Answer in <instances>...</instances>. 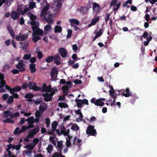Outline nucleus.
<instances>
[{
    "instance_id": "7ed1b4c3",
    "label": "nucleus",
    "mask_w": 157,
    "mask_h": 157,
    "mask_svg": "<svg viewBox=\"0 0 157 157\" xmlns=\"http://www.w3.org/2000/svg\"><path fill=\"white\" fill-rule=\"evenodd\" d=\"M45 2L46 5L44 6L41 12L40 16L42 17L43 16H44V14L51 13L50 11H48L50 8V4L48 3L46 0H45Z\"/></svg>"
},
{
    "instance_id": "39448f33",
    "label": "nucleus",
    "mask_w": 157,
    "mask_h": 157,
    "mask_svg": "<svg viewBox=\"0 0 157 157\" xmlns=\"http://www.w3.org/2000/svg\"><path fill=\"white\" fill-rule=\"evenodd\" d=\"M50 74L52 80L53 81L56 80L58 74V70L56 68H53L51 70Z\"/></svg>"
},
{
    "instance_id": "a18cd8bd",
    "label": "nucleus",
    "mask_w": 157,
    "mask_h": 157,
    "mask_svg": "<svg viewBox=\"0 0 157 157\" xmlns=\"http://www.w3.org/2000/svg\"><path fill=\"white\" fill-rule=\"evenodd\" d=\"M110 13H107L105 14V16L104 18L105 22L107 23V21L110 19Z\"/></svg>"
},
{
    "instance_id": "79ce46f5",
    "label": "nucleus",
    "mask_w": 157,
    "mask_h": 157,
    "mask_svg": "<svg viewBox=\"0 0 157 157\" xmlns=\"http://www.w3.org/2000/svg\"><path fill=\"white\" fill-rule=\"evenodd\" d=\"M57 91V89L54 90L53 88H52V87L50 89V90H49V91L48 92H50V93H49L52 96H53V95L55 93V91Z\"/></svg>"
},
{
    "instance_id": "09e8293b",
    "label": "nucleus",
    "mask_w": 157,
    "mask_h": 157,
    "mask_svg": "<svg viewBox=\"0 0 157 157\" xmlns=\"http://www.w3.org/2000/svg\"><path fill=\"white\" fill-rule=\"evenodd\" d=\"M20 113L18 112H16L15 113H14L13 114H12L11 115L10 118H13L14 117H17L19 116Z\"/></svg>"
},
{
    "instance_id": "8fccbe9b",
    "label": "nucleus",
    "mask_w": 157,
    "mask_h": 157,
    "mask_svg": "<svg viewBox=\"0 0 157 157\" xmlns=\"http://www.w3.org/2000/svg\"><path fill=\"white\" fill-rule=\"evenodd\" d=\"M51 25L49 24L46 25L44 27V30L45 31H48L50 29H52Z\"/></svg>"
},
{
    "instance_id": "393cba45",
    "label": "nucleus",
    "mask_w": 157,
    "mask_h": 157,
    "mask_svg": "<svg viewBox=\"0 0 157 157\" xmlns=\"http://www.w3.org/2000/svg\"><path fill=\"white\" fill-rule=\"evenodd\" d=\"M75 101L76 102L78 108H80L83 105L82 100L81 99L77 98L75 100Z\"/></svg>"
},
{
    "instance_id": "473e14b6",
    "label": "nucleus",
    "mask_w": 157,
    "mask_h": 157,
    "mask_svg": "<svg viewBox=\"0 0 157 157\" xmlns=\"http://www.w3.org/2000/svg\"><path fill=\"white\" fill-rule=\"evenodd\" d=\"M26 121L28 122V123H31L33 124L34 123V118L33 117H30L28 118Z\"/></svg>"
},
{
    "instance_id": "37998d69",
    "label": "nucleus",
    "mask_w": 157,
    "mask_h": 157,
    "mask_svg": "<svg viewBox=\"0 0 157 157\" xmlns=\"http://www.w3.org/2000/svg\"><path fill=\"white\" fill-rule=\"evenodd\" d=\"M34 97V95L31 93H28L25 95V98L26 99L32 98Z\"/></svg>"
},
{
    "instance_id": "9b49d317",
    "label": "nucleus",
    "mask_w": 157,
    "mask_h": 157,
    "mask_svg": "<svg viewBox=\"0 0 157 157\" xmlns=\"http://www.w3.org/2000/svg\"><path fill=\"white\" fill-rule=\"evenodd\" d=\"M120 92L122 94L123 96L126 97H128L130 96H132V95L130 93L129 89L128 88H127L126 89L121 90Z\"/></svg>"
},
{
    "instance_id": "4be33fe9",
    "label": "nucleus",
    "mask_w": 157,
    "mask_h": 157,
    "mask_svg": "<svg viewBox=\"0 0 157 157\" xmlns=\"http://www.w3.org/2000/svg\"><path fill=\"white\" fill-rule=\"evenodd\" d=\"M71 86H68L65 85L62 87V90H63V93L65 94L68 93V88H70Z\"/></svg>"
},
{
    "instance_id": "b1692460",
    "label": "nucleus",
    "mask_w": 157,
    "mask_h": 157,
    "mask_svg": "<svg viewBox=\"0 0 157 157\" xmlns=\"http://www.w3.org/2000/svg\"><path fill=\"white\" fill-rule=\"evenodd\" d=\"M62 31V27L59 25H56L55 27L54 32L55 33H61Z\"/></svg>"
},
{
    "instance_id": "cd10ccee",
    "label": "nucleus",
    "mask_w": 157,
    "mask_h": 157,
    "mask_svg": "<svg viewBox=\"0 0 157 157\" xmlns=\"http://www.w3.org/2000/svg\"><path fill=\"white\" fill-rule=\"evenodd\" d=\"M79 127L76 124H74L73 125L71 128V129L75 131H77L79 129Z\"/></svg>"
},
{
    "instance_id": "c85d7f7f",
    "label": "nucleus",
    "mask_w": 157,
    "mask_h": 157,
    "mask_svg": "<svg viewBox=\"0 0 157 157\" xmlns=\"http://www.w3.org/2000/svg\"><path fill=\"white\" fill-rule=\"evenodd\" d=\"M13 90L12 91V93H13L15 92H17L21 91V87L19 86H16L14 88H13Z\"/></svg>"
},
{
    "instance_id": "f03ea898",
    "label": "nucleus",
    "mask_w": 157,
    "mask_h": 157,
    "mask_svg": "<svg viewBox=\"0 0 157 157\" xmlns=\"http://www.w3.org/2000/svg\"><path fill=\"white\" fill-rule=\"evenodd\" d=\"M43 19L47 22L49 24L52 25L54 20L52 19V14L51 13L44 14L43 16Z\"/></svg>"
},
{
    "instance_id": "0e129e2a",
    "label": "nucleus",
    "mask_w": 157,
    "mask_h": 157,
    "mask_svg": "<svg viewBox=\"0 0 157 157\" xmlns=\"http://www.w3.org/2000/svg\"><path fill=\"white\" fill-rule=\"evenodd\" d=\"M21 130H20V128L19 127H17L16 128L14 131V134H19L21 133H19L20 131H21Z\"/></svg>"
},
{
    "instance_id": "412c9836",
    "label": "nucleus",
    "mask_w": 157,
    "mask_h": 157,
    "mask_svg": "<svg viewBox=\"0 0 157 157\" xmlns=\"http://www.w3.org/2000/svg\"><path fill=\"white\" fill-rule=\"evenodd\" d=\"M99 17L98 16L96 18L93 19L91 23L89 24V27H90L93 25H95L99 21Z\"/></svg>"
},
{
    "instance_id": "f257e3e1",
    "label": "nucleus",
    "mask_w": 157,
    "mask_h": 157,
    "mask_svg": "<svg viewBox=\"0 0 157 157\" xmlns=\"http://www.w3.org/2000/svg\"><path fill=\"white\" fill-rule=\"evenodd\" d=\"M62 6L61 0H56L52 5V8L53 11H58L61 10Z\"/></svg>"
},
{
    "instance_id": "e433bc0d",
    "label": "nucleus",
    "mask_w": 157,
    "mask_h": 157,
    "mask_svg": "<svg viewBox=\"0 0 157 157\" xmlns=\"http://www.w3.org/2000/svg\"><path fill=\"white\" fill-rule=\"evenodd\" d=\"M13 97L12 96H10L8 98V99L7 101V103L8 104H10L12 103L13 101Z\"/></svg>"
},
{
    "instance_id": "338daca9",
    "label": "nucleus",
    "mask_w": 157,
    "mask_h": 157,
    "mask_svg": "<svg viewBox=\"0 0 157 157\" xmlns=\"http://www.w3.org/2000/svg\"><path fill=\"white\" fill-rule=\"evenodd\" d=\"M27 130L26 126H23L21 128V129L19 133H22V132L25 131Z\"/></svg>"
},
{
    "instance_id": "a19ab883",
    "label": "nucleus",
    "mask_w": 157,
    "mask_h": 157,
    "mask_svg": "<svg viewBox=\"0 0 157 157\" xmlns=\"http://www.w3.org/2000/svg\"><path fill=\"white\" fill-rule=\"evenodd\" d=\"M32 131L36 134L40 131L39 127L38 126H35L34 128L32 129Z\"/></svg>"
},
{
    "instance_id": "603ef678",
    "label": "nucleus",
    "mask_w": 157,
    "mask_h": 157,
    "mask_svg": "<svg viewBox=\"0 0 157 157\" xmlns=\"http://www.w3.org/2000/svg\"><path fill=\"white\" fill-rule=\"evenodd\" d=\"M40 40V37L39 36H35L32 38V40L34 42H36Z\"/></svg>"
},
{
    "instance_id": "ddd939ff",
    "label": "nucleus",
    "mask_w": 157,
    "mask_h": 157,
    "mask_svg": "<svg viewBox=\"0 0 157 157\" xmlns=\"http://www.w3.org/2000/svg\"><path fill=\"white\" fill-rule=\"evenodd\" d=\"M42 96L44 98V100L46 102H48L52 101L53 96L48 93L43 94Z\"/></svg>"
},
{
    "instance_id": "f8f14e48",
    "label": "nucleus",
    "mask_w": 157,
    "mask_h": 157,
    "mask_svg": "<svg viewBox=\"0 0 157 157\" xmlns=\"http://www.w3.org/2000/svg\"><path fill=\"white\" fill-rule=\"evenodd\" d=\"M28 38V34L21 35V33L19 35L17 36L15 39L18 41H24Z\"/></svg>"
},
{
    "instance_id": "2eb2a0df",
    "label": "nucleus",
    "mask_w": 157,
    "mask_h": 157,
    "mask_svg": "<svg viewBox=\"0 0 157 157\" xmlns=\"http://www.w3.org/2000/svg\"><path fill=\"white\" fill-rule=\"evenodd\" d=\"M54 57V61L56 64L57 65H60L61 63L60 61L61 58L59 54H57L56 55H55Z\"/></svg>"
},
{
    "instance_id": "6ab92c4d",
    "label": "nucleus",
    "mask_w": 157,
    "mask_h": 157,
    "mask_svg": "<svg viewBox=\"0 0 157 157\" xmlns=\"http://www.w3.org/2000/svg\"><path fill=\"white\" fill-rule=\"evenodd\" d=\"M58 151H59V152H55L53 154L52 156V157H60V156L63 155H62V148H59Z\"/></svg>"
},
{
    "instance_id": "ea45409f",
    "label": "nucleus",
    "mask_w": 157,
    "mask_h": 157,
    "mask_svg": "<svg viewBox=\"0 0 157 157\" xmlns=\"http://www.w3.org/2000/svg\"><path fill=\"white\" fill-rule=\"evenodd\" d=\"M5 123H13L14 121L12 119H10L9 118L6 119L3 121Z\"/></svg>"
},
{
    "instance_id": "20e7f679",
    "label": "nucleus",
    "mask_w": 157,
    "mask_h": 157,
    "mask_svg": "<svg viewBox=\"0 0 157 157\" xmlns=\"http://www.w3.org/2000/svg\"><path fill=\"white\" fill-rule=\"evenodd\" d=\"M28 86L30 89L33 90L34 91L41 90L39 86H37L35 82H29L28 83Z\"/></svg>"
},
{
    "instance_id": "f704fd0d",
    "label": "nucleus",
    "mask_w": 157,
    "mask_h": 157,
    "mask_svg": "<svg viewBox=\"0 0 157 157\" xmlns=\"http://www.w3.org/2000/svg\"><path fill=\"white\" fill-rule=\"evenodd\" d=\"M21 44L22 46V49H25L29 45V42L28 41H25L24 42H21L20 43Z\"/></svg>"
},
{
    "instance_id": "6e6552de",
    "label": "nucleus",
    "mask_w": 157,
    "mask_h": 157,
    "mask_svg": "<svg viewBox=\"0 0 157 157\" xmlns=\"http://www.w3.org/2000/svg\"><path fill=\"white\" fill-rule=\"evenodd\" d=\"M90 102L94 103L95 105L99 106H103L105 103L103 101H101L99 98L96 99L95 98H93L90 100Z\"/></svg>"
},
{
    "instance_id": "3c124183",
    "label": "nucleus",
    "mask_w": 157,
    "mask_h": 157,
    "mask_svg": "<svg viewBox=\"0 0 157 157\" xmlns=\"http://www.w3.org/2000/svg\"><path fill=\"white\" fill-rule=\"evenodd\" d=\"M6 82L4 79L0 81V88L3 87L6 84Z\"/></svg>"
},
{
    "instance_id": "864d4df0",
    "label": "nucleus",
    "mask_w": 157,
    "mask_h": 157,
    "mask_svg": "<svg viewBox=\"0 0 157 157\" xmlns=\"http://www.w3.org/2000/svg\"><path fill=\"white\" fill-rule=\"evenodd\" d=\"M41 112L39 110H37L36 112L35 116L36 117H38L40 118L41 117Z\"/></svg>"
},
{
    "instance_id": "9d476101",
    "label": "nucleus",
    "mask_w": 157,
    "mask_h": 157,
    "mask_svg": "<svg viewBox=\"0 0 157 157\" xmlns=\"http://www.w3.org/2000/svg\"><path fill=\"white\" fill-rule=\"evenodd\" d=\"M94 126L89 125V136H95L97 134L96 129L94 128Z\"/></svg>"
},
{
    "instance_id": "c03bdc74",
    "label": "nucleus",
    "mask_w": 157,
    "mask_h": 157,
    "mask_svg": "<svg viewBox=\"0 0 157 157\" xmlns=\"http://www.w3.org/2000/svg\"><path fill=\"white\" fill-rule=\"evenodd\" d=\"M36 134L32 131V129L30 131L28 134V137H30L31 138H33L34 136Z\"/></svg>"
},
{
    "instance_id": "6e6d98bb",
    "label": "nucleus",
    "mask_w": 157,
    "mask_h": 157,
    "mask_svg": "<svg viewBox=\"0 0 157 157\" xmlns=\"http://www.w3.org/2000/svg\"><path fill=\"white\" fill-rule=\"evenodd\" d=\"M36 53L37 54L38 58L39 59H41L43 57V54L40 51L36 52Z\"/></svg>"
},
{
    "instance_id": "c756f323",
    "label": "nucleus",
    "mask_w": 157,
    "mask_h": 157,
    "mask_svg": "<svg viewBox=\"0 0 157 157\" xmlns=\"http://www.w3.org/2000/svg\"><path fill=\"white\" fill-rule=\"evenodd\" d=\"M59 106L61 108H67L68 107V105L63 102H60L58 103Z\"/></svg>"
},
{
    "instance_id": "a878e982",
    "label": "nucleus",
    "mask_w": 157,
    "mask_h": 157,
    "mask_svg": "<svg viewBox=\"0 0 157 157\" xmlns=\"http://www.w3.org/2000/svg\"><path fill=\"white\" fill-rule=\"evenodd\" d=\"M54 58V56H48L45 59V60L47 63H51L52 62Z\"/></svg>"
},
{
    "instance_id": "0eeeda50",
    "label": "nucleus",
    "mask_w": 157,
    "mask_h": 157,
    "mask_svg": "<svg viewBox=\"0 0 157 157\" xmlns=\"http://www.w3.org/2000/svg\"><path fill=\"white\" fill-rule=\"evenodd\" d=\"M32 30L33 31V36L36 35L42 36L43 34V31L39 28L37 29L36 27L33 26Z\"/></svg>"
},
{
    "instance_id": "49530a36",
    "label": "nucleus",
    "mask_w": 157,
    "mask_h": 157,
    "mask_svg": "<svg viewBox=\"0 0 157 157\" xmlns=\"http://www.w3.org/2000/svg\"><path fill=\"white\" fill-rule=\"evenodd\" d=\"M120 6V3H117L114 6L113 10L114 11H117L119 8Z\"/></svg>"
},
{
    "instance_id": "13d9d810",
    "label": "nucleus",
    "mask_w": 157,
    "mask_h": 157,
    "mask_svg": "<svg viewBox=\"0 0 157 157\" xmlns=\"http://www.w3.org/2000/svg\"><path fill=\"white\" fill-rule=\"evenodd\" d=\"M6 88L8 90H9L10 94L12 93V91L13 90V89L11 88L10 86L7 85L5 86Z\"/></svg>"
},
{
    "instance_id": "4468645a",
    "label": "nucleus",
    "mask_w": 157,
    "mask_h": 157,
    "mask_svg": "<svg viewBox=\"0 0 157 157\" xmlns=\"http://www.w3.org/2000/svg\"><path fill=\"white\" fill-rule=\"evenodd\" d=\"M58 52L60 54L61 56L64 58L66 57L67 55V50L64 48H61L58 49Z\"/></svg>"
},
{
    "instance_id": "5fc2aeb1",
    "label": "nucleus",
    "mask_w": 157,
    "mask_h": 157,
    "mask_svg": "<svg viewBox=\"0 0 157 157\" xmlns=\"http://www.w3.org/2000/svg\"><path fill=\"white\" fill-rule=\"evenodd\" d=\"M31 55L30 54H25L23 57V59H24L25 60H29V59H30L31 58Z\"/></svg>"
},
{
    "instance_id": "2f4dec72",
    "label": "nucleus",
    "mask_w": 157,
    "mask_h": 157,
    "mask_svg": "<svg viewBox=\"0 0 157 157\" xmlns=\"http://www.w3.org/2000/svg\"><path fill=\"white\" fill-rule=\"evenodd\" d=\"M103 33V30L102 29H100L96 33L95 36L96 38H98L100 37L102 34Z\"/></svg>"
},
{
    "instance_id": "774afa93",
    "label": "nucleus",
    "mask_w": 157,
    "mask_h": 157,
    "mask_svg": "<svg viewBox=\"0 0 157 157\" xmlns=\"http://www.w3.org/2000/svg\"><path fill=\"white\" fill-rule=\"evenodd\" d=\"M96 120V118L95 117L92 116L89 120V123H92L93 121H95Z\"/></svg>"
},
{
    "instance_id": "680f3d73",
    "label": "nucleus",
    "mask_w": 157,
    "mask_h": 157,
    "mask_svg": "<svg viewBox=\"0 0 157 157\" xmlns=\"http://www.w3.org/2000/svg\"><path fill=\"white\" fill-rule=\"evenodd\" d=\"M68 34L67 36V38H69L71 37V34L72 33V31L71 29H69L68 30Z\"/></svg>"
},
{
    "instance_id": "69168bd1",
    "label": "nucleus",
    "mask_w": 157,
    "mask_h": 157,
    "mask_svg": "<svg viewBox=\"0 0 157 157\" xmlns=\"http://www.w3.org/2000/svg\"><path fill=\"white\" fill-rule=\"evenodd\" d=\"M72 49L75 52H76L78 49V47L77 44H74L72 45Z\"/></svg>"
},
{
    "instance_id": "58836bf2",
    "label": "nucleus",
    "mask_w": 157,
    "mask_h": 157,
    "mask_svg": "<svg viewBox=\"0 0 157 157\" xmlns=\"http://www.w3.org/2000/svg\"><path fill=\"white\" fill-rule=\"evenodd\" d=\"M22 6L23 5H19L18 6L17 9V12L21 14V13L22 12Z\"/></svg>"
},
{
    "instance_id": "4d7b16f0",
    "label": "nucleus",
    "mask_w": 157,
    "mask_h": 157,
    "mask_svg": "<svg viewBox=\"0 0 157 157\" xmlns=\"http://www.w3.org/2000/svg\"><path fill=\"white\" fill-rule=\"evenodd\" d=\"M9 97V95L5 93L3 94L2 98L4 100H6Z\"/></svg>"
},
{
    "instance_id": "4c0bfd02",
    "label": "nucleus",
    "mask_w": 157,
    "mask_h": 157,
    "mask_svg": "<svg viewBox=\"0 0 157 157\" xmlns=\"http://www.w3.org/2000/svg\"><path fill=\"white\" fill-rule=\"evenodd\" d=\"M58 123L56 121H54L52 123V127L53 129H56L58 125Z\"/></svg>"
},
{
    "instance_id": "72a5a7b5",
    "label": "nucleus",
    "mask_w": 157,
    "mask_h": 157,
    "mask_svg": "<svg viewBox=\"0 0 157 157\" xmlns=\"http://www.w3.org/2000/svg\"><path fill=\"white\" fill-rule=\"evenodd\" d=\"M69 22L71 23H74L77 25H78L79 24V22L77 19H72L69 20Z\"/></svg>"
},
{
    "instance_id": "423d86ee",
    "label": "nucleus",
    "mask_w": 157,
    "mask_h": 157,
    "mask_svg": "<svg viewBox=\"0 0 157 157\" xmlns=\"http://www.w3.org/2000/svg\"><path fill=\"white\" fill-rule=\"evenodd\" d=\"M25 65L23 63V60H21L19 61L18 64L16 65V68L19 69L20 72H23L25 70V68L24 67Z\"/></svg>"
},
{
    "instance_id": "f3484780",
    "label": "nucleus",
    "mask_w": 157,
    "mask_h": 157,
    "mask_svg": "<svg viewBox=\"0 0 157 157\" xmlns=\"http://www.w3.org/2000/svg\"><path fill=\"white\" fill-rule=\"evenodd\" d=\"M20 13L17 12L15 11L12 12L11 13V17L13 20H16L19 18L20 17Z\"/></svg>"
},
{
    "instance_id": "aec40b11",
    "label": "nucleus",
    "mask_w": 157,
    "mask_h": 157,
    "mask_svg": "<svg viewBox=\"0 0 157 157\" xmlns=\"http://www.w3.org/2000/svg\"><path fill=\"white\" fill-rule=\"evenodd\" d=\"M36 65L33 63H31L29 65V68L31 73H33L36 71Z\"/></svg>"
},
{
    "instance_id": "052dcab7",
    "label": "nucleus",
    "mask_w": 157,
    "mask_h": 157,
    "mask_svg": "<svg viewBox=\"0 0 157 157\" xmlns=\"http://www.w3.org/2000/svg\"><path fill=\"white\" fill-rule=\"evenodd\" d=\"M25 153L26 155L30 156L32 155V151L30 150H29L28 151H25Z\"/></svg>"
},
{
    "instance_id": "bb28decb",
    "label": "nucleus",
    "mask_w": 157,
    "mask_h": 157,
    "mask_svg": "<svg viewBox=\"0 0 157 157\" xmlns=\"http://www.w3.org/2000/svg\"><path fill=\"white\" fill-rule=\"evenodd\" d=\"M35 146V144L33 145V144L31 143L29 145H27L25 146V148H27L28 150H31L33 149Z\"/></svg>"
},
{
    "instance_id": "5701e85b",
    "label": "nucleus",
    "mask_w": 157,
    "mask_h": 157,
    "mask_svg": "<svg viewBox=\"0 0 157 157\" xmlns=\"http://www.w3.org/2000/svg\"><path fill=\"white\" fill-rule=\"evenodd\" d=\"M79 10L80 12L82 14H85L87 13L88 10V9L87 7L82 6Z\"/></svg>"
},
{
    "instance_id": "e2e57ef3",
    "label": "nucleus",
    "mask_w": 157,
    "mask_h": 157,
    "mask_svg": "<svg viewBox=\"0 0 157 157\" xmlns=\"http://www.w3.org/2000/svg\"><path fill=\"white\" fill-rule=\"evenodd\" d=\"M36 60V58L35 57H33L31 58L29 60V61L32 63H34Z\"/></svg>"
},
{
    "instance_id": "de8ad7c7",
    "label": "nucleus",
    "mask_w": 157,
    "mask_h": 157,
    "mask_svg": "<svg viewBox=\"0 0 157 157\" xmlns=\"http://www.w3.org/2000/svg\"><path fill=\"white\" fill-rule=\"evenodd\" d=\"M36 3L34 2H32L30 3L29 5V7L30 8L32 9L36 7Z\"/></svg>"
},
{
    "instance_id": "1a4fd4ad",
    "label": "nucleus",
    "mask_w": 157,
    "mask_h": 157,
    "mask_svg": "<svg viewBox=\"0 0 157 157\" xmlns=\"http://www.w3.org/2000/svg\"><path fill=\"white\" fill-rule=\"evenodd\" d=\"M92 6L93 11L96 13V15L100 13V7L98 4L94 2L92 4Z\"/></svg>"
},
{
    "instance_id": "c9c22d12",
    "label": "nucleus",
    "mask_w": 157,
    "mask_h": 157,
    "mask_svg": "<svg viewBox=\"0 0 157 157\" xmlns=\"http://www.w3.org/2000/svg\"><path fill=\"white\" fill-rule=\"evenodd\" d=\"M53 149V146L51 144H49L48 145V147L47 148V152L50 153L52 151Z\"/></svg>"
},
{
    "instance_id": "bf43d9fd",
    "label": "nucleus",
    "mask_w": 157,
    "mask_h": 157,
    "mask_svg": "<svg viewBox=\"0 0 157 157\" xmlns=\"http://www.w3.org/2000/svg\"><path fill=\"white\" fill-rule=\"evenodd\" d=\"M62 141H59L57 142V147L59 148H61L63 146Z\"/></svg>"
},
{
    "instance_id": "dca6fc26",
    "label": "nucleus",
    "mask_w": 157,
    "mask_h": 157,
    "mask_svg": "<svg viewBox=\"0 0 157 157\" xmlns=\"http://www.w3.org/2000/svg\"><path fill=\"white\" fill-rule=\"evenodd\" d=\"M48 107L47 104L45 103H43L40 104L39 108V110L42 113L43 112L47 109Z\"/></svg>"
},
{
    "instance_id": "a211bd4d",
    "label": "nucleus",
    "mask_w": 157,
    "mask_h": 157,
    "mask_svg": "<svg viewBox=\"0 0 157 157\" xmlns=\"http://www.w3.org/2000/svg\"><path fill=\"white\" fill-rule=\"evenodd\" d=\"M51 87L52 86L50 85L48 86H47L46 84L44 83L42 88V91L44 92H48L50 90V89Z\"/></svg>"
},
{
    "instance_id": "7c9ffc66",
    "label": "nucleus",
    "mask_w": 157,
    "mask_h": 157,
    "mask_svg": "<svg viewBox=\"0 0 157 157\" xmlns=\"http://www.w3.org/2000/svg\"><path fill=\"white\" fill-rule=\"evenodd\" d=\"M4 117L6 118L8 117L9 116H10V117L11 115V112L9 110H8L6 111H5L4 112Z\"/></svg>"
}]
</instances>
